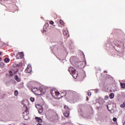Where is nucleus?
Here are the masks:
<instances>
[{
	"mask_svg": "<svg viewBox=\"0 0 125 125\" xmlns=\"http://www.w3.org/2000/svg\"><path fill=\"white\" fill-rule=\"evenodd\" d=\"M63 34L64 36H68V31L64 30L63 31Z\"/></svg>",
	"mask_w": 125,
	"mask_h": 125,
	"instance_id": "f8f14e48",
	"label": "nucleus"
},
{
	"mask_svg": "<svg viewBox=\"0 0 125 125\" xmlns=\"http://www.w3.org/2000/svg\"><path fill=\"white\" fill-rule=\"evenodd\" d=\"M9 74H10V77H13V73H12V71H11V70L9 71Z\"/></svg>",
	"mask_w": 125,
	"mask_h": 125,
	"instance_id": "2eb2a0df",
	"label": "nucleus"
},
{
	"mask_svg": "<svg viewBox=\"0 0 125 125\" xmlns=\"http://www.w3.org/2000/svg\"><path fill=\"white\" fill-rule=\"evenodd\" d=\"M83 58L84 59V54H83Z\"/></svg>",
	"mask_w": 125,
	"mask_h": 125,
	"instance_id": "c85d7f7f",
	"label": "nucleus"
},
{
	"mask_svg": "<svg viewBox=\"0 0 125 125\" xmlns=\"http://www.w3.org/2000/svg\"><path fill=\"white\" fill-rule=\"evenodd\" d=\"M119 40H121V42H124L125 41V34L122 33L121 35L118 36Z\"/></svg>",
	"mask_w": 125,
	"mask_h": 125,
	"instance_id": "423d86ee",
	"label": "nucleus"
},
{
	"mask_svg": "<svg viewBox=\"0 0 125 125\" xmlns=\"http://www.w3.org/2000/svg\"><path fill=\"white\" fill-rule=\"evenodd\" d=\"M121 108H125V102L123 103V104L120 105Z\"/></svg>",
	"mask_w": 125,
	"mask_h": 125,
	"instance_id": "f3484780",
	"label": "nucleus"
},
{
	"mask_svg": "<svg viewBox=\"0 0 125 125\" xmlns=\"http://www.w3.org/2000/svg\"><path fill=\"white\" fill-rule=\"evenodd\" d=\"M49 24L50 25H53V24H54V22H53V21H49Z\"/></svg>",
	"mask_w": 125,
	"mask_h": 125,
	"instance_id": "412c9836",
	"label": "nucleus"
},
{
	"mask_svg": "<svg viewBox=\"0 0 125 125\" xmlns=\"http://www.w3.org/2000/svg\"><path fill=\"white\" fill-rule=\"evenodd\" d=\"M22 104H23L24 107H25V106H26V104H24V103L22 102Z\"/></svg>",
	"mask_w": 125,
	"mask_h": 125,
	"instance_id": "bb28decb",
	"label": "nucleus"
},
{
	"mask_svg": "<svg viewBox=\"0 0 125 125\" xmlns=\"http://www.w3.org/2000/svg\"><path fill=\"white\" fill-rule=\"evenodd\" d=\"M0 61H1V58H0Z\"/></svg>",
	"mask_w": 125,
	"mask_h": 125,
	"instance_id": "473e14b6",
	"label": "nucleus"
},
{
	"mask_svg": "<svg viewBox=\"0 0 125 125\" xmlns=\"http://www.w3.org/2000/svg\"><path fill=\"white\" fill-rule=\"evenodd\" d=\"M14 95H15V96H17V95H18V90H15L14 91Z\"/></svg>",
	"mask_w": 125,
	"mask_h": 125,
	"instance_id": "6ab92c4d",
	"label": "nucleus"
},
{
	"mask_svg": "<svg viewBox=\"0 0 125 125\" xmlns=\"http://www.w3.org/2000/svg\"><path fill=\"white\" fill-rule=\"evenodd\" d=\"M1 54H2V53H1V52H0V55H1Z\"/></svg>",
	"mask_w": 125,
	"mask_h": 125,
	"instance_id": "7c9ffc66",
	"label": "nucleus"
},
{
	"mask_svg": "<svg viewBox=\"0 0 125 125\" xmlns=\"http://www.w3.org/2000/svg\"><path fill=\"white\" fill-rule=\"evenodd\" d=\"M17 56H20L21 59L24 58V53L23 52L19 53V54L17 55Z\"/></svg>",
	"mask_w": 125,
	"mask_h": 125,
	"instance_id": "6e6552de",
	"label": "nucleus"
},
{
	"mask_svg": "<svg viewBox=\"0 0 125 125\" xmlns=\"http://www.w3.org/2000/svg\"><path fill=\"white\" fill-rule=\"evenodd\" d=\"M64 108L65 110H68V109H69V107L67 105H64Z\"/></svg>",
	"mask_w": 125,
	"mask_h": 125,
	"instance_id": "5701e85b",
	"label": "nucleus"
},
{
	"mask_svg": "<svg viewBox=\"0 0 125 125\" xmlns=\"http://www.w3.org/2000/svg\"><path fill=\"white\" fill-rule=\"evenodd\" d=\"M37 125H42V124L38 123V124H37Z\"/></svg>",
	"mask_w": 125,
	"mask_h": 125,
	"instance_id": "cd10ccee",
	"label": "nucleus"
},
{
	"mask_svg": "<svg viewBox=\"0 0 125 125\" xmlns=\"http://www.w3.org/2000/svg\"><path fill=\"white\" fill-rule=\"evenodd\" d=\"M113 122H117V118L116 117L113 118Z\"/></svg>",
	"mask_w": 125,
	"mask_h": 125,
	"instance_id": "393cba45",
	"label": "nucleus"
},
{
	"mask_svg": "<svg viewBox=\"0 0 125 125\" xmlns=\"http://www.w3.org/2000/svg\"><path fill=\"white\" fill-rule=\"evenodd\" d=\"M39 112L40 113V114L42 113V112H43V109H42V108L40 107V108L39 110Z\"/></svg>",
	"mask_w": 125,
	"mask_h": 125,
	"instance_id": "a211bd4d",
	"label": "nucleus"
},
{
	"mask_svg": "<svg viewBox=\"0 0 125 125\" xmlns=\"http://www.w3.org/2000/svg\"><path fill=\"white\" fill-rule=\"evenodd\" d=\"M68 71L70 74L72 75L74 79H77V78H78L79 72H78V71H77L76 69L74 68V67H70L69 68Z\"/></svg>",
	"mask_w": 125,
	"mask_h": 125,
	"instance_id": "f257e3e1",
	"label": "nucleus"
},
{
	"mask_svg": "<svg viewBox=\"0 0 125 125\" xmlns=\"http://www.w3.org/2000/svg\"><path fill=\"white\" fill-rule=\"evenodd\" d=\"M24 72L26 74H29V73H31V72H32V67L28 65L27 68L25 70Z\"/></svg>",
	"mask_w": 125,
	"mask_h": 125,
	"instance_id": "39448f33",
	"label": "nucleus"
},
{
	"mask_svg": "<svg viewBox=\"0 0 125 125\" xmlns=\"http://www.w3.org/2000/svg\"><path fill=\"white\" fill-rule=\"evenodd\" d=\"M23 125H26V124H24Z\"/></svg>",
	"mask_w": 125,
	"mask_h": 125,
	"instance_id": "72a5a7b5",
	"label": "nucleus"
},
{
	"mask_svg": "<svg viewBox=\"0 0 125 125\" xmlns=\"http://www.w3.org/2000/svg\"><path fill=\"white\" fill-rule=\"evenodd\" d=\"M10 60L9 59V58H5L4 59V62H5V63H8V62H9Z\"/></svg>",
	"mask_w": 125,
	"mask_h": 125,
	"instance_id": "9d476101",
	"label": "nucleus"
},
{
	"mask_svg": "<svg viewBox=\"0 0 125 125\" xmlns=\"http://www.w3.org/2000/svg\"><path fill=\"white\" fill-rule=\"evenodd\" d=\"M77 65L79 68H83L86 65V61H82L77 62Z\"/></svg>",
	"mask_w": 125,
	"mask_h": 125,
	"instance_id": "7ed1b4c3",
	"label": "nucleus"
},
{
	"mask_svg": "<svg viewBox=\"0 0 125 125\" xmlns=\"http://www.w3.org/2000/svg\"><path fill=\"white\" fill-rule=\"evenodd\" d=\"M50 93L51 95L53 97H55V98H56V97H58V96H59L60 95V93L59 92L53 90H51Z\"/></svg>",
	"mask_w": 125,
	"mask_h": 125,
	"instance_id": "f03ea898",
	"label": "nucleus"
},
{
	"mask_svg": "<svg viewBox=\"0 0 125 125\" xmlns=\"http://www.w3.org/2000/svg\"><path fill=\"white\" fill-rule=\"evenodd\" d=\"M30 101H31V102H34V101H35V98H34L33 97H31L30 98Z\"/></svg>",
	"mask_w": 125,
	"mask_h": 125,
	"instance_id": "aec40b11",
	"label": "nucleus"
},
{
	"mask_svg": "<svg viewBox=\"0 0 125 125\" xmlns=\"http://www.w3.org/2000/svg\"><path fill=\"white\" fill-rule=\"evenodd\" d=\"M15 80H16L18 82H20L21 81V79L18 77V75H15L14 77Z\"/></svg>",
	"mask_w": 125,
	"mask_h": 125,
	"instance_id": "1a4fd4ad",
	"label": "nucleus"
},
{
	"mask_svg": "<svg viewBox=\"0 0 125 125\" xmlns=\"http://www.w3.org/2000/svg\"><path fill=\"white\" fill-rule=\"evenodd\" d=\"M88 100V97H87V101Z\"/></svg>",
	"mask_w": 125,
	"mask_h": 125,
	"instance_id": "2f4dec72",
	"label": "nucleus"
},
{
	"mask_svg": "<svg viewBox=\"0 0 125 125\" xmlns=\"http://www.w3.org/2000/svg\"><path fill=\"white\" fill-rule=\"evenodd\" d=\"M60 24L61 25H62V26H63V25H64V21H62V20H60Z\"/></svg>",
	"mask_w": 125,
	"mask_h": 125,
	"instance_id": "dca6fc26",
	"label": "nucleus"
},
{
	"mask_svg": "<svg viewBox=\"0 0 125 125\" xmlns=\"http://www.w3.org/2000/svg\"><path fill=\"white\" fill-rule=\"evenodd\" d=\"M108 98H109V96H106L104 97V100H108Z\"/></svg>",
	"mask_w": 125,
	"mask_h": 125,
	"instance_id": "4be33fe9",
	"label": "nucleus"
},
{
	"mask_svg": "<svg viewBox=\"0 0 125 125\" xmlns=\"http://www.w3.org/2000/svg\"><path fill=\"white\" fill-rule=\"evenodd\" d=\"M114 93H111L109 94V98H110V99H113V98L114 97Z\"/></svg>",
	"mask_w": 125,
	"mask_h": 125,
	"instance_id": "9b49d317",
	"label": "nucleus"
},
{
	"mask_svg": "<svg viewBox=\"0 0 125 125\" xmlns=\"http://www.w3.org/2000/svg\"><path fill=\"white\" fill-rule=\"evenodd\" d=\"M120 85L122 88H125V83H120Z\"/></svg>",
	"mask_w": 125,
	"mask_h": 125,
	"instance_id": "ddd939ff",
	"label": "nucleus"
},
{
	"mask_svg": "<svg viewBox=\"0 0 125 125\" xmlns=\"http://www.w3.org/2000/svg\"><path fill=\"white\" fill-rule=\"evenodd\" d=\"M63 115L64 117H66V118H68L69 117V113L68 112H64L63 113Z\"/></svg>",
	"mask_w": 125,
	"mask_h": 125,
	"instance_id": "4468645a",
	"label": "nucleus"
},
{
	"mask_svg": "<svg viewBox=\"0 0 125 125\" xmlns=\"http://www.w3.org/2000/svg\"><path fill=\"white\" fill-rule=\"evenodd\" d=\"M87 95H88V96H90L91 95V92H87Z\"/></svg>",
	"mask_w": 125,
	"mask_h": 125,
	"instance_id": "b1692460",
	"label": "nucleus"
},
{
	"mask_svg": "<svg viewBox=\"0 0 125 125\" xmlns=\"http://www.w3.org/2000/svg\"><path fill=\"white\" fill-rule=\"evenodd\" d=\"M107 109L108 110H109V111H110V109H109V106H107Z\"/></svg>",
	"mask_w": 125,
	"mask_h": 125,
	"instance_id": "c756f323",
	"label": "nucleus"
},
{
	"mask_svg": "<svg viewBox=\"0 0 125 125\" xmlns=\"http://www.w3.org/2000/svg\"><path fill=\"white\" fill-rule=\"evenodd\" d=\"M22 66V63H19V64H17V67H21Z\"/></svg>",
	"mask_w": 125,
	"mask_h": 125,
	"instance_id": "a878e982",
	"label": "nucleus"
},
{
	"mask_svg": "<svg viewBox=\"0 0 125 125\" xmlns=\"http://www.w3.org/2000/svg\"><path fill=\"white\" fill-rule=\"evenodd\" d=\"M32 91L34 92V93H35V94H37V95L41 94H40V93L41 92L40 90L38 89V88L37 87H32Z\"/></svg>",
	"mask_w": 125,
	"mask_h": 125,
	"instance_id": "20e7f679",
	"label": "nucleus"
},
{
	"mask_svg": "<svg viewBox=\"0 0 125 125\" xmlns=\"http://www.w3.org/2000/svg\"><path fill=\"white\" fill-rule=\"evenodd\" d=\"M35 119L36 120L37 123H42V120L41 117H36Z\"/></svg>",
	"mask_w": 125,
	"mask_h": 125,
	"instance_id": "0eeeda50",
	"label": "nucleus"
}]
</instances>
